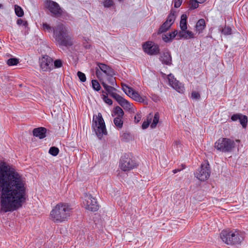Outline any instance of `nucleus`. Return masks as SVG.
I'll return each instance as SVG.
<instances>
[{
  "label": "nucleus",
  "mask_w": 248,
  "mask_h": 248,
  "mask_svg": "<svg viewBox=\"0 0 248 248\" xmlns=\"http://www.w3.org/2000/svg\"><path fill=\"white\" fill-rule=\"evenodd\" d=\"M191 97L192 99L198 100L200 98V94L196 91L192 92L191 93Z\"/></svg>",
  "instance_id": "nucleus-42"
},
{
  "label": "nucleus",
  "mask_w": 248,
  "mask_h": 248,
  "mask_svg": "<svg viewBox=\"0 0 248 248\" xmlns=\"http://www.w3.org/2000/svg\"><path fill=\"white\" fill-rule=\"evenodd\" d=\"M15 12L16 15L18 17H22L24 13L23 9L17 5H15Z\"/></svg>",
  "instance_id": "nucleus-25"
},
{
  "label": "nucleus",
  "mask_w": 248,
  "mask_h": 248,
  "mask_svg": "<svg viewBox=\"0 0 248 248\" xmlns=\"http://www.w3.org/2000/svg\"><path fill=\"white\" fill-rule=\"evenodd\" d=\"M159 114L158 112H156L155 114V115H154V117L153 118V122L151 124V127L152 128H155V127H156L157 124H158V123L159 122Z\"/></svg>",
  "instance_id": "nucleus-26"
},
{
  "label": "nucleus",
  "mask_w": 248,
  "mask_h": 248,
  "mask_svg": "<svg viewBox=\"0 0 248 248\" xmlns=\"http://www.w3.org/2000/svg\"><path fill=\"white\" fill-rule=\"evenodd\" d=\"M215 148L224 153L231 152L235 147L233 140L229 138H220L215 143Z\"/></svg>",
  "instance_id": "nucleus-6"
},
{
  "label": "nucleus",
  "mask_w": 248,
  "mask_h": 248,
  "mask_svg": "<svg viewBox=\"0 0 248 248\" xmlns=\"http://www.w3.org/2000/svg\"><path fill=\"white\" fill-rule=\"evenodd\" d=\"M222 32L224 35H230L232 33V29L229 27H225L222 29Z\"/></svg>",
  "instance_id": "nucleus-38"
},
{
  "label": "nucleus",
  "mask_w": 248,
  "mask_h": 248,
  "mask_svg": "<svg viewBox=\"0 0 248 248\" xmlns=\"http://www.w3.org/2000/svg\"><path fill=\"white\" fill-rule=\"evenodd\" d=\"M210 170L209 164H202L200 170L196 173V177L201 181L206 180L210 176Z\"/></svg>",
  "instance_id": "nucleus-14"
},
{
  "label": "nucleus",
  "mask_w": 248,
  "mask_h": 248,
  "mask_svg": "<svg viewBox=\"0 0 248 248\" xmlns=\"http://www.w3.org/2000/svg\"><path fill=\"white\" fill-rule=\"evenodd\" d=\"M185 30H182L179 31L178 33V36L179 37V39L184 38V31Z\"/></svg>",
  "instance_id": "nucleus-47"
},
{
  "label": "nucleus",
  "mask_w": 248,
  "mask_h": 248,
  "mask_svg": "<svg viewBox=\"0 0 248 248\" xmlns=\"http://www.w3.org/2000/svg\"><path fill=\"white\" fill-rule=\"evenodd\" d=\"M32 132L34 136L42 139L46 137V129L42 127L36 128L33 129Z\"/></svg>",
  "instance_id": "nucleus-18"
},
{
  "label": "nucleus",
  "mask_w": 248,
  "mask_h": 248,
  "mask_svg": "<svg viewBox=\"0 0 248 248\" xmlns=\"http://www.w3.org/2000/svg\"><path fill=\"white\" fill-rule=\"evenodd\" d=\"M152 117H153V115H152V114L150 113L149 116L147 117V120L146 121H144L143 123H142V129H146L149 126L151 122Z\"/></svg>",
  "instance_id": "nucleus-30"
},
{
  "label": "nucleus",
  "mask_w": 248,
  "mask_h": 248,
  "mask_svg": "<svg viewBox=\"0 0 248 248\" xmlns=\"http://www.w3.org/2000/svg\"><path fill=\"white\" fill-rule=\"evenodd\" d=\"M181 169H175V170H172V172H173V173H176L177 172H179V171H181Z\"/></svg>",
  "instance_id": "nucleus-49"
},
{
  "label": "nucleus",
  "mask_w": 248,
  "mask_h": 248,
  "mask_svg": "<svg viewBox=\"0 0 248 248\" xmlns=\"http://www.w3.org/2000/svg\"><path fill=\"white\" fill-rule=\"evenodd\" d=\"M186 18L187 17L186 15L183 14L181 16L180 27L182 30H186L187 29Z\"/></svg>",
  "instance_id": "nucleus-23"
},
{
  "label": "nucleus",
  "mask_w": 248,
  "mask_h": 248,
  "mask_svg": "<svg viewBox=\"0 0 248 248\" xmlns=\"http://www.w3.org/2000/svg\"><path fill=\"white\" fill-rule=\"evenodd\" d=\"M241 114H235L232 116L231 119L232 121H236L239 120L241 116Z\"/></svg>",
  "instance_id": "nucleus-45"
},
{
  "label": "nucleus",
  "mask_w": 248,
  "mask_h": 248,
  "mask_svg": "<svg viewBox=\"0 0 248 248\" xmlns=\"http://www.w3.org/2000/svg\"><path fill=\"white\" fill-rule=\"evenodd\" d=\"M183 0H174V6L175 8H179L182 4Z\"/></svg>",
  "instance_id": "nucleus-46"
},
{
  "label": "nucleus",
  "mask_w": 248,
  "mask_h": 248,
  "mask_svg": "<svg viewBox=\"0 0 248 248\" xmlns=\"http://www.w3.org/2000/svg\"><path fill=\"white\" fill-rule=\"evenodd\" d=\"M40 67L44 71H50L53 69V60L47 55L43 56L40 60Z\"/></svg>",
  "instance_id": "nucleus-15"
},
{
  "label": "nucleus",
  "mask_w": 248,
  "mask_h": 248,
  "mask_svg": "<svg viewBox=\"0 0 248 248\" xmlns=\"http://www.w3.org/2000/svg\"><path fill=\"white\" fill-rule=\"evenodd\" d=\"M194 38V33L190 31L186 30L184 31V37L185 39H189Z\"/></svg>",
  "instance_id": "nucleus-33"
},
{
  "label": "nucleus",
  "mask_w": 248,
  "mask_h": 248,
  "mask_svg": "<svg viewBox=\"0 0 248 248\" xmlns=\"http://www.w3.org/2000/svg\"><path fill=\"white\" fill-rule=\"evenodd\" d=\"M119 1H122V0H118Z\"/></svg>",
  "instance_id": "nucleus-52"
},
{
  "label": "nucleus",
  "mask_w": 248,
  "mask_h": 248,
  "mask_svg": "<svg viewBox=\"0 0 248 248\" xmlns=\"http://www.w3.org/2000/svg\"><path fill=\"white\" fill-rule=\"evenodd\" d=\"M160 60L162 63L170 65L171 64V57L170 53L169 52L163 53L160 56Z\"/></svg>",
  "instance_id": "nucleus-19"
},
{
  "label": "nucleus",
  "mask_w": 248,
  "mask_h": 248,
  "mask_svg": "<svg viewBox=\"0 0 248 248\" xmlns=\"http://www.w3.org/2000/svg\"><path fill=\"white\" fill-rule=\"evenodd\" d=\"M77 75L81 82H84L86 80V76L83 73L78 71Z\"/></svg>",
  "instance_id": "nucleus-36"
},
{
  "label": "nucleus",
  "mask_w": 248,
  "mask_h": 248,
  "mask_svg": "<svg viewBox=\"0 0 248 248\" xmlns=\"http://www.w3.org/2000/svg\"><path fill=\"white\" fill-rule=\"evenodd\" d=\"M144 52L149 55H156L160 53L159 46L154 42L148 41L142 45Z\"/></svg>",
  "instance_id": "nucleus-10"
},
{
  "label": "nucleus",
  "mask_w": 248,
  "mask_h": 248,
  "mask_svg": "<svg viewBox=\"0 0 248 248\" xmlns=\"http://www.w3.org/2000/svg\"><path fill=\"white\" fill-rule=\"evenodd\" d=\"M96 64L98 67L96 68V75L100 81L103 80L101 78V73L99 69L105 74L106 76L114 75V71L113 69L107 64L101 62H97Z\"/></svg>",
  "instance_id": "nucleus-13"
},
{
  "label": "nucleus",
  "mask_w": 248,
  "mask_h": 248,
  "mask_svg": "<svg viewBox=\"0 0 248 248\" xmlns=\"http://www.w3.org/2000/svg\"><path fill=\"white\" fill-rule=\"evenodd\" d=\"M123 118L115 117L114 119L113 123H114L115 126L118 129H121L123 127Z\"/></svg>",
  "instance_id": "nucleus-24"
},
{
  "label": "nucleus",
  "mask_w": 248,
  "mask_h": 248,
  "mask_svg": "<svg viewBox=\"0 0 248 248\" xmlns=\"http://www.w3.org/2000/svg\"><path fill=\"white\" fill-rule=\"evenodd\" d=\"M27 185L23 176L5 162L0 164V206L4 213L21 208L27 199Z\"/></svg>",
  "instance_id": "nucleus-1"
},
{
  "label": "nucleus",
  "mask_w": 248,
  "mask_h": 248,
  "mask_svg": "<svg viewBox=\"0 0 248 248\" xmlns=\"http://www.w3.org/2000/svg\"><path fill=\"white\" fill-rule=\"evenodd\" d=\"M122 86L123 91L134 100L140 103H144L145 101H147V98L145 96H140L137 92L135 91L130 86L124 84H122Z\"/></svg>",
  "instance_id": "nucleus-8"
},
{
  "label": "nucleus",
  "mask_w": 248,
  "mask_h": 248,
  "mask_svg": "<svg viewBox=\"0 0 248 248\" xmlns=\"http://www.w3.org/2000/svg\"><path fill=\"white\" fill-rule=\"evenodd\" d=\"M124 112L122 108L119 106H117L114 108V111L112 114L113 117L123 118Z\"/></svg>",
  "instance_id": "nucleus-22"
},
{
  "label": "nucleus",
  "mask_w": 248,
  "mask_h": 248,
  "mask_svg": "<svg viewBox=\"0 0 248 248\" xmlns=\"http://www.w3.org/2000/svg\"><path fill=\"white\" fill-rule=\"evenodd\" d=\"M16 23L18 25H22L25 27H27L28 26V22L26 20H23L21 18H19L17 20Z\"/></svg>",
  "instance_id": "nucleus-37"
},
{
  "label": "nucleus",
  "mask_w": 248,
  "mask_h": 248,
  "mask_svg": "<svg viewBox=\"0 0 248 248\" xmlns=\"http://www.w3.org/2000/svg\"><path fill=\"white\" fill-rule=\"evenodd\" d=\"M103 101L107 104L109 105H111L112 104V101L111 99L108 98V97L105 95H103Z\"/></svg>",
  "instance_id": "nucleus-40"
},
{
  "label": "nucleus",
  "mask_w": 248,
  "mask_h": 248,
  "mask_svg": "<svg viewBox=\"0 0 248 248\" xmlns=\"http://www.w3.org/2000/svg\"><path fill=\"white\" fill-rule=\"evenodd\" d=\"M172 36L174 38L175 36L178 34V32L177 30H175L171 32Z\"/></svg>",
  "instance_id": "nucleus-48"
},
{
  "label": "nucleus",
  "mask_w": 248,
  "mask_h": 248,
  "mask_svg": "<svg viewBox=\"0 0 248 248\" xmlns=\"http://www.w3.org/2000/svg\"><path fill=\"white\" fill-rule=\"evenodd\" d=\"M220 237L227 245L239 247L244 239V234L235 230H223L220 233Z\"/></svg>",
  "instance_id": "nucleus-4"
},
{
  "label": "nucleus",
  "mask_w": 248,
  "mask_h": 248,
  "mask_svg": "<svg viewBox=\"0 0 248 248\" xmlns=\"http://www.w3.org/2000/svg\"><path fill=\"white\" fill-rule=\"evenodd\" d=\"M49 153L53 156H56L59 153V149L58 148L53 146L50 148L49 150Z\"/></svg>",
  "instance_id": "nucleus-34"
},
{
  "label": "nucleus",
  "mask_w": 248,
  "mask_h": 248,
  "mask_svg": "<svg viewBox=\"0 0 248 248\" xmlns=\"http://www.w3.org/2000/svg\"><path fill=\"white\" fill-rule=\"evenodd\" d=\"M45 4L46 8L49 11L53 16L58 18L62 15V9L56 2L51 0H46Z\"/></svg>",
  "instance_id": "nucleus-7"
},
{
  "label": "nucleus",
  "mask_w": 248,
  "mask_h": 248,
  "mask_svg": "<svg viewBox=\"0 0 248 248\" xmlns=\"http://www.w3.org/2000/svg\"><path fill=\"white\" fill-rule=\"evenodd\" d=\"M130 135L128 133H124L121 136L122 140L124 141H127L130 138Z\"/></svg>",
  "instance_id": "nucleus-43"
},
{
  "label": "nucleus",
  "mask_w": 248,
  "mask_h": 248,
  "mask_svg": "<svg viewBox=\"0 0 248 248\" xmlns=\"http://www.w3.org/2000/svg\"><path fill=\"white\" fill-rule=\"evenodd\" d=\"M141 118V115L140 113H137L134 117L135 122L136 123H139Z\"/></svg>",
  "instance_id": "nucleus-44"
},
{
  "label": "nucleus",
  "mask_w": 248,
  "mask_h": 248,
  "mask_svg": "<svg viewBox=\"0 0 248 248\" xmlns=\"http://www.w3.org/2000/svg\"><path fill=\"white\" fill-rule=\"evenodd\" d=\"M113 75H107V81L110 86H116L115 78L113 77Z\"/></svg>",
  "instance_id": "nucleus-31"
},
{
  "label": "nucleus",
  "mask_w": 248,
  "mask_h": 248,
  "mask_svg": "<svg viewBox=\"0 0 248 248\" xmlns=\"http://www.w3.org/2000/svg\"><path fill=\"white\" fill-rule=\"evenodd\" d=\"M92 85L93 88L96 91H99L100 90L101 86L97 80L93 79L92 80Z\"/></svg>",
  "instance_id": "nucleus-32"
},
{
  "label": "nucleus",
  "mask_w": 248,
  "mask_h": 248,
  "mask_svg": "<svg viewBox=\"0 0 248 248\" xmlns=\"http://www.w3.org/2000/svg\"><path fill=\"white\" fill-rule=\"evenodd\" d=\"M113 4L112 0H105L103 1V5L105 7H110Z\"/></svg>",
  "instance_id": "nucleus-39"
},
{
  "label": "nucleus",
  "mask_w": 248,
  "mask_h": 248,
  "mask_svg": "<svg viewBox=\"0 0 248 248\" xmlns=\"http://www.w3.org/2000/svg\"><path fill=\"white\" fill-rule=\"evenodd\" d=\"M62 65V61L60 59L56 60L54 62V66L55 68H60Z\"/></svg>",
  "instance_id": "nucleus-41"
},
{
  "label": "nucleus",
  "mask_w": 248,
  "mask_h": 248,
  "mask_svg": "<svg viewBox=\"0 0 248 248\" xmlns=\"http://www.w3.org/2000/svg\"><path fill=\"white\" fill-rule=\"evenodd\" d=\"M114 99H115L118 104L124 109H131V105L130 103L119 94H114Z\"/></svg>",
  "instance_id": "nucleus-17"
},
{
  "label": "nucleus",
  "mask_w": 248,
  "mask_h": 248,
  "mask_svg": "<svg viewBox=\"0 0 248 248\" xmlns=\"http://www.w3.org/2000/svg\"><path fill=\"white\" fill-rule=\"evenodd\" d=\"M119 167L123 171H127L136 168L137 164L131 158L124 155L120 159Z\"/></svg>",
  "instance_id": "nucleus-11"
},
{
  "label": "nucleus",
  "mask_w": 248,
  "mask_h": 248,
  "mask_svg": "<svg viewBox=\"0 0 248 248\" xmlns=\"http://www.w3.org/2000/svg\"><path fill=\"white\" fill-rule=\"evenodd\" d=\"M198 1V2L199 3H203L206 0H197Z\"/></svg>",
  "instance_id": "nucleus-50"
},
{
  "label": "nucleus",
  "mask_w": 248,
  "mask_h": 248,
  "mask_svg": "<svg viewBox=\"0 0 248 248\" xmlns=\"http://www.w3.org/2000/svg\"><path fill=\"white\" fill-rule=\"evenodd\" d=\"M44 30L48 32L53 30V37L56 43L61 46H70L73 45V38L70 34L69 30L64 24L59 23L52 28L46 23L43 24Z\"/></svg>",
  "instance_id": "nucleus-2"
},
{
  "label": "nucleus",
  "mask_w": 248,
  "mask_h": 248,
  "mask_svg": "<svg viewBox=\"0 0 248 248\" xmlns=\"http://www.w3.org/2000/svg\"><path fill=\"white\" fill-rule=\"evenodd\" d=\"M205 27V22L204 19H199L196 23V28L199 33L202 32Z\"/></svg>",
  "instance_id": "nucleus-21"
},
{
  "label": "nucleus",
  "mask_w": 248,
  "mask_h": 248,
  "mask_svg": "<svg viewBox=\"0 0 248 248\" xmlns=\"http://www.w3.org/2000/svg\"><path fill=\"white\" fill-rule=\"evenodd\" d=\"M169 84L175 90L179 93H183L185 91V88L183 85L178 80H177L174 76L170 74L168 77Z\"/></svg>",
  "instance_id": "nucleus-16"
},
{
  "label": "nucleus",
  "mask_w": 248,
  "mask_h": 248,
  "mask_svg": "<svg viewBox=\"0 0 248 248\" xmlns=\"http://www.w3.org/2000/svg\"><path fill=\"white\" fill-rule=\"evenodd\" d=\"M175 18V12L174 11H171L170 13L168 16L166 20L159 28L157 31V34H160L168 31L173 24Z\"/></svg>",
  "instance_id": "nucleus-12"
},
{
  "label": "nucleus",
  "mask_w": 248,
  "mask_h": 248,
  "mask_svg": "<svg viewBox=\"0 0 248 248\" xmlns=\"http://www.w3.org/2000/svg\"><path fill=\"white\" fill-rule=\"evenodd\" d=\"M199 3L197 0H190L188 1V7L191 10L195 9L198 7Z\"/></svg>",
  "instance_id": "nucleus-27"
},
{
  "label": "nucleus",
  "mask_w": 248,
  "mask_h": 248,
  "mask_svg": "<svg viewBox=\"0 0 248 248\" xmlns=\"http://www.w3.org/2000/svg\"><path fill=\"white\" fill-rule=\"evenodd\" d=\"M72 208L65 202H60L56 204L50 213V218L55 223L66 221L71 216Z\"/></svg>",
  "instance_id": "nucleus-3"
},
{
  "label": "nucleus",
  "mask_w": 248,
  "mask_h": 248,
  "mask_svg": "<svg viewBox=\"0 0 248 248\" xmlns=\"http://www.w3.org/2000/svg\"><path fill=\"white\" fill-rule=\"evenodd\" d=\"M83 204L86 210L92 212H95L99 209V205L96 199L91 194H86L84 196Z\"/></svg>",
  "instance_id": "nucleus-9"
},
{
  "label": "nucleus",
  "mask_w": 248,
  "mask_h": 248,
  "mask_svg": "<svg viewBox=\"0 0 248 248\" xmlns=\"http://www.w3.org/2000/svg\"><path fill=\"white\" fill-rule=\"evenodd\" d=\"M2 7V5L0 3V8H1Z\"/></svg>",
  "instance_id": "nucleus-51"
},
{
  "label": "nucleus",
  "mask_w": 248,
  "mask_h": 248,
  "mask_svg": "<svg viewBox=\"0 0 248 248\" xmlns=\"http://www.w3.org/2000/svg\"><path fill=\"white\" fill-rule=\"evenodd\" d=\"M162 38L163 41L166 43L171 42L174 39L171 32L163 34Z\"/></svg>",
  "instance_id": "nucleus-28"
},
{
  "label": "nucleus",
  "mask_w": 248,
  "mask_h": 248,
  "mask_svg": "<svg viewBox=\"0 0 248 248\" xmlns=\"http://www.w3.org/2000/svg\"><path fill=\"white\" fill-rule=\"evenodd\" d=\"M101 84L106 91L114 98V94H118L115 93L116 90L113 86L108 85L104 81H101Z\"/></svg>",
  "instance_id": "nucleus-20"
},
{
  "label": "nucleus",
  "mask_w": 248,
  "mask_h": 248,
  "mask_svg": "<svg viewBox=\"0 0 248 248\" xmlns=\"http://www.w3.org/2000/svg\"><path fill=\"white\" fill-rule=\"evenodd\" d=\"M239 119V121L243 128H245L247 126L248 123V117L246 115H241Z\"/></svg>",
  "instance_id": "nucleus-29"
},
{
  "label": "nucleus",
  "mask_w": 248,
  "mask_h": 248,
  "mask_svg": "<svg viewBox=\"0 0 248 248\" xmlns=\"http://www.w3.org/2000/svg\"><path fill=\"white\" fill-rule=\"evenodd\" d=\"M19 62V61L16 58H10L7 60V63L9 66H13L17 65Z\"/></svg>",
  "instance_id": "nucleus-35"
},
{
  "label": "nucleus",
  "mask_w": 248,
  "mask_h": 248,
  "mask_svg": "<svg viewBox=\"0 0 248 248\" xmlns=\"http://www.w3.org/2000/svg\"><path fill=\"white\" fill-rule=\"evenodd\" d=\"M92 128L99 139H101L103 135L107 134L105 122L101 113H98L95 117L93 116Z\"/></svg>",
  "instance_id": "nucleus-5"
}]
</instances>
